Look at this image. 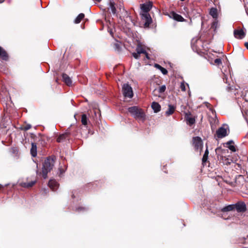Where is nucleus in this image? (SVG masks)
<instances>
[{"label": "nucleus", "instance_id": "22", "mask_svg": "<svg viewBox=\"0 0 248 248\" xmlns=\"http://www.w3.org/2000/svg\"><path fill=\"white\" fill-rule=\"evenodd\" d=\"M209 14L213 18L217 19L218 16L217 9L216 8H211L209 12Z\"/></svg>", "mask_w": 248, "mask_h": 248}, {"label": "nucleus", "instance_id": "12", "mask_svg": "<svg viewBox=\"0 0 248 248\" xmlns=\"http://www.w3.org/2000/svg\"><path fill=\"white\" fill-rule=\"evenodd\" d=\"M216 135L219 139L226 137L228 135L226 129L223 127H219L216 131Z\"/></svg>", "mask_w": 248, "mask_h": 248}, {"label": "nucleus", "instance_id": "14", "mask_svg": "<svg viewBox=\"0 0 248 248\" xmlns=\"http://www.w3.org/2000/svg\"><path fill=\"white\" fill-rule=\"evenodd\" d=\"M234 36L236 38L242 39L243 38L246 34L243 30H235L234 31Z\"/></svg>", "mask_w": 248, "mask_h": 248}, {"label": "nucleus", "instance_id": "19", "mask_svg": "<svg viewBox=\"0 0 248 248\" xmlns=\"http://www.w3.org/2000/svg\"><path fill=\"white\" fill-rule=\"evenodd\" d=\"M36 183V180L31 181L30 182H23L21 183V185L22 187L25 188H30L32 187Z\"/></svg>", "mask_w": 248, "mask_h": 248}, {"label": "nucleus", "instance_id": "7", "mask_svg": "<svg viewBox=\"0 0 248 248\" xmlns=\"http://www.w3.org/2000/svg\"><path fill=\"white\" fill-rule=\"evenodd\" d=\"M141 18L144 21V26L145 28H148L152 23V19L149 14H141Z\"/></svg>", "mask_w": 248, "mask_h": 248}, {"label": "nucleus", "instance_id": "11", "mask_svg": "<svg viewBox=\"0 0 248 248\" xmlns=\"http://www.w3.org/2000/svg\"><path fill=\"white\" fill-rule=\"evenodd\" d=\"M0 59L5 62H7L9 60V56L8 53L1 46H0Z\"/></svg>", "mask_w": 248, "mask_h": 248}, {"label": "nucleus", "instance_id": "46", "mask_svg": "<svg viewBox=\"0 0 248 248\" xmlns=\"http://www.w3.org/2000/svg\"><path fill=\"white\" fill-rule=\"evenodd\" d=\"M181 0V1H185V0Z\"/></svg>", "mask_w": 248, "mask_h": 248}, {"label": "nucleus", "instance_id": "35", "mask_svg": "<svg viewBox=\"0 0 248 248\" xmlns=\"http://www.w3.org/2000/svg\"><path fill=\"white\" fill-rule=\"evenodd\" d=\"M228 148L233 152H235L236 151L235 146L233 145L228 146Z\"/></svg>", "mask_w": 248, "mask_h": 248}, {"label": "nucleus", "instance_id": "29", "mask_svg": "<svg viewBox=\"0 0 248 248\" xmlns=\"http://www.w3.org/2000/svg\"><path fill=\"white\" fill-rule=\"evenodd\" d=\"M31 124H27L25 125H22L20 127V129L22 130L27 131V130H29L30 129H31Z\"/></svg>", "mask_w": 248, "mask_h": 248}, {"label": "nucleus", "instance_id": "36", "mask_svg": "<svg viewBox=\"0 0 248 248\" xmlns=\"http://www.w3.org/2000/svg\"><path fill=\"white\" fill-rule=\"evenodd\" d=\"M180 89L182 91H186V86L184 82H182L180 85Z\"/></svg>", "mask_w": 248, "mask_h": 248}, {"label": "nucleus", "instance_id": "23", "mask_svg": "<svg viewBox=\"0 0 248 248\" xmlns=\"http://www.w3.org/2000/svg\"><path fill=\"white\" fill-rule=\"evenodd\" d=\"M84 17L85 15L84 14H79L75 19L74 23L76 24L79 23L81 22V21L84 18Z\"/></svg>", "mask_w": 248, "mask_h": 248}, {"label": "nucleus", "instance_id": "30", "mask_svg": "<svg viewBox=\"0 0 248 248\" xmlns=\"http://www.w3.org/2000/svg\"><path fill=\"white\" fill-rule=\"evenodd\" d=\"M218 26V21L216 19V20L212 23L211 28L214 29V31L216 30Z\"/></svg>", "mask_w": 248, "mask_h": 248}, {"label": "nucleus", "instance_id": "40", "mask_svg": "<svg viewBox=\"0 0 248 248\" xmlns=\"http://www.w3.org/2000/svg\"><path fill=\"white\" fill-rule=\"evenodd\" d=\"M245 46L246 47V48L248 50V42H246L245 43Z\"/></svg>", "mask_w": 248, "mask_h": 248}, {"label": "nucleus", "instance_id": "45", "mask_svg": "<svg viewBox=\"0 0 248 248\" xmlns=\"http://www.w3.org/2000/svg\"><path fill=\"white\" fill-rule=\"evenodd\" d=\"M1 188H2V186H0V189H1Z\"/></svg>", "mask_w": 248, "mask_h": 248}, {"label": "nucleus", "instance_id": "41", "mask_svg": "<svg viewBox=\"0 0 248 248\" xmlns=\"http://www.w3.org/2000/svg\"><path fill=\"white\" fill-rule=\"evenodd\" d=\"M70 128L72 129V133L76 135V133L75 132V131H76L75 129H76V128H75V129H74V130H73L72 128Z\"/></svg>", "mask_w": 248, "mask_h": 248}, {"label": "nucleus", "instance_id": "24", "mask_svg": "<svg viewBox=\"0 0 248 248\" xmlns=\"http://www.w3.org/2000/svg\"><path fill=\"white\" fill-rule=\"evenodd\" d=\"M234 209V204H231L224 207L222 209L221 211L222 212H228L232 211Z\"/></svg>", "mask_w": 248, "mask_h": 248}, {"label": "nucleus", "instance_id": "32", "mask_svg": "<svg viewBox=\"0 0 248 248\" xmlns=\"http://www.w3.org/2000/svg\"><path fill=\"white\" fill-rule=\"evenodd\" d=\"M166 89V87L165 85H162L160 86L158 89V92L159 93H164Z\"/></svg>", "mask_w": 248, "mask_h": 248}, {"label": "nucleus", "instance_id": "9", "mask_svg": "<svg viewBox=\"0 0 248 248\" xmlns=\"http://www.w3.org/2000/svg\"><path fill=\"white\" fill-rule=\"evenodd\" d=\"M153 3L151 1L140 5L141 14H149V11L151 9Z\"/></svg>", "mask_w": 248, "mask_h": 248}, {"label": "nucleus", "instance_id": "39", "mask_svg": "<svg viewBox=\"0 0 248 248\" xmlns=\"http://www.w3.org/2000/svg\"><path fill=\"white\" fill-rule=\"evenodd\" d=\"M144 54H145V57L146 58V59H150V57L149 56V54L146 51V53H143Z\"/></svg>", "mask_w": 248, "mask_h": 248}, {"label": "nucleus", "instance_id": "33", "mask_svg": "<svg viewBox=\"0 0 248 248\" xmlns=\"http://www.w3.org/2000/svg\"><path fill=\"white\" fill-rule=\"evenodd\" d=\"M214 63L217 65H220L222 64V61L221 60V59L220 58H217V59H216L214 61Z\"/></svg>", "mask_w": 248, "mask_h": 248}, {"label": "nucleus", "instance_id": "38", "mask_svg": "<svg viewBox=\"0 0 248 248\" xmlns=\"http://www.w3.org/2000/svg\"><path fill=\"white\" fill-rule=\"evenodd\" d=\"M221 150V147H217V148H216V150H215V152H216V154H217V152H219V151H220Z\"/></svg>", "mask_w": 248, "mask_h": 248}, {"label": "nucleus", "instance_id": "6", "mask_svg": "<svg viewBox=\"0 0 248 248\" xmlns=\"http://www.w3.org/2000/svg\"><path fill=\"white\" fill-rule=\"evenodd\" d=\"M193 145L195 150H201L202 147V141L199 137H195L193 138Z\"/></svg>", "mask_w": 248, "mask_h": 248}, {"label": "nucleus", "instance_id": "27", "mask_svg": "<svg viewBox=\"0 0 248 248\" xmlns=\"http://www.w3.org/2000/svg\"><path fill=\"white\" fill-rule=\"evenodd\" d=\"M81 122L83 125H86L88 124V119L85 114L81 115Z\"/></svg>", "mask_w": 248, "mask_h": 248}, {"label": "nucleus", "instance_id": "5", "mask_svg": "<svg viewBox=\"0 0 248 248\" xmlns=\"http://www.w3.org/2000/svg\"><path fill=\"white\" fill-rule=\"evenodd\" d=\"M123 93L124 97L131 98L133 96L131 87L128 84H124L123 86Z\"/></svg>", "mask_w": 248, "mask_h": 248}, {"label": "nucleus", "instance_id": "28", "mask_svg": "<svg viewBox=\"0 0 248 248\" xmlns=\"http://www.w3.org/2000/svg\"><path fill=\"white\" fill-rule=\"evenodd\" d=\"M221 157L222 158V159L223 160V164L225 165H229L232 162V159H229L226 157H223V156H221Z\"/></svg>", "mask_w": 248, "mask_h": 248}, {"label": "nucleus", "instance_id": "43", "mask_svg": "<svg viewBox=\"0 0 248 248\" xmlns=\"http://www.w3.org/2000/svg\"><path fill=\"white\" fill-rule=\"evenodd\" d=\"M94 2H99L101 0H93Z\"/></svg>", "mask_w": 248, "mask_h": 248}, {"label": "nucleus", "instance_id": "1", "mask_svg": "<svg viewBox=\"0 0 248 248\" xmlns=\"http://www.w3.org/2000/svg\"><path fill=\"white\" fill-rule=\"evenodd\" d=\"M56 157L54 156H50L47 157L43 164V168L42 171L40 172V175L44 179H46L47 177V173L51 171L52 170Z\"/></svg>", "mask_w": 248, "mask_h": 248}, {"label": "nucleus", "instance_id": "34", "mask_svg": "<svg viewBox=\"0 0 248 248\" xmlns=\"http://www.w3.org/2000/svg\"><path fill=\"white\" fill-rule=\"evenodd\" d=\"M76 210L77 212L85 211L86 210V208L84 207H78L76 208Z\"/></svg>", "mask_w": 248, "mask_h": 248}, {"label": "nucleus", "instance_id": "20", "mask_svg": "<svg viewBox=\"0 0 248 248\" xmlns=\"http://www.w3.org/2000/svg\"><path fill=\"white\" fill-rule=\"evenodd\" d=\"M31 154L33 157H35L37 155V146L36 143H31Z\"/></svg>", "mask_w": 248, "mask_h": 248}, {"label": "nucleus", "instance_id": "13", "mask_svg": "<svg viewBox=\"0 0 248 248\" xmlns=\"http://www.w3.org/2000/svg\"><path fill=\"white\" fill-rule=\"evenodd\" d=\"M48 185L53 191L56 190L59 186L58 183L54 179H50L48 182Z\"/></svg>", "mask_w": 248, "mask_h": 248}, {"label": "nucleus", "instance_id": "10", "mask_svg": "<svg viewBox=\"0 0 248 248\" xmlns=\"http://www.w3.org/2000/svg\"><path fill=\"white\" fill-rule=\"evenodd\" d=\"M185 119L186 122V124L189 126H192L196 122V117L195 116H192V114L190 112H187L185 114Z\"/></svg>", "mask_w": 248, "mask_h": 248}, {"label": "nucleus", "instance_id": "16", "mask_svg": "<svg viewBox=\"0 0 248 248\" xmlns=\"http://www.w3.org/2000/svg\"><path fill=\"white\" fill-rule=\"evenodd\" d=\"M171 15L172 18L177 21L183 22L186 20L181 15L175 13L174 12H172L171 13Z\"/></svg>", "mask_w": 248, "mask_h": 248}, {"label": "nucleus", "instance_id": "8", "mask_svg": "<svg viewBox=\"0 0 248 248\" xmlns=\"http://www.w3.org/2000/svg\"><path fill=\"white\" fill-rule=\"evenodd\" d=\"M235 209L238 213H244L247 210L245 203L243 202H238L234 204Z\"/></svg>", "mask_w": 248, "mask_h": 248}, {"label": "nucleus", "instance_id": "2", "mask_svg": "<svg viewBox=\"0 0 248 248\" xmlns=\"http://www.w3.org/2000/svg\"><path fill=\"white\" fill-rule=\"evenodd\" d=\"M128 112L136 119L142 122L146 120V115L144 110L137 106H133L128 108Z\"/></svg>", "mask_w": 248, "mask_h": 248}, {"label": "nucleus", "instance_id": "21", "mask_svg": "<svg viewBox=\"0 0 248 248\" xmlns=\"http://www.w3.org/2000/svg\"><path fill=\"white\" fill-rule=\"evenodd\" d=\"M108 10H110L111 12L113 14L116 13V9L115 7V3L114 1L110 0L109 2V7L108 8Z\"/></svg>", "mask_w": 248, "mask_h": 248}, {"label": "nucleus", "instance_id": "44", "mask_svg": "<svg viewBox=\"0 0 248 248\" xmlns=\"http://www.w3.org/2000/svg\"><path fill=\"white\" fill-rule=\"evenodd\" d=\"M72 198H73V199H74V198H75V197L74 194H73V195H72Z\"/></svg>", "mask_w": 248, "mask_h": 248}, {"label": "nucleus", "instance_id": "26", "mask_svg": "<svg viewBox=\"0 0 248 248\" xmlns=\"http://www.w3.org/2000/svg\"><path fill=\"white\" fill-rule=\"evenodd\" d=\"M155 67L160 70L163 74L164 75H167L168 74V71L165 68L162 67L161 65H160L158 64H155Z\"/></svg>", "mask_w": 248, "mask_h": 248}, {"label": "nucleus", "instance_id": "17", "mask_svg": "<svg viewBox=\"0 0 248 248\" xmlns=\"http://www.w3.org/2000/svg\"><path fill=\"white\" fill-rule=\"evenodd\" d=\"M176 107L172 105L169 104L168 105V109L165 112V115L167 116L172 115L175 110Z\"/></svg>", "mask_w": 248, "mask_h": 248}, {"label": "nucleus", "instance_id": "15", "mask_svg": "<svg viewBox=\"0 0 248 248\" xmlns=\"http://www.w3.org/2000/svg\"><path fill=\"white\" fill-rule=\"evenodd\" d=\"M63 81L68 86L72 85V81L68 75L66 74H62V75Z\"/></svg>", "mask_w": 248, "mask_h": 248}, {"label": "nucleus", "instance_id": "31", "mask_svg": "<svg viewBox=\"0 0 248 248\" xmlns=\"http://www.w3.org/2000/svg\"><path fill=\"white\" fill-rule=\"evenodd\" d=\"M192 13L193 14L194 16H200V12H199V9H194L192 10Z\"/></svg>", "mask_w": 248, "mask_h": 248}, {"label": "nucleus", "instance_id": "4", "mask_svg": "<svg viewBox=\"0 0 248 248\" xmlns=\"http://www.w3.org/2000/svg\"><path fill=\"white\" fill-rule=\"evenodd\" d=\"M72 135L73 137L76 136V134L72 133V129L68 128L65 133L61 134L57 139L56 141L58 142H61L65 139H68Z\"/></svg>", "mask_w": 248, "mask_h": 248}, {"label": "nucleus", "instance_id": "18", "mask_svg": "<svg viewBox=\"0 0 248 248\" xmlns=\"http://www.w3.org/2000/svg\"><path fill=\"white\" fill-rule=\"evenodd\" d=\"M151 107L155 113L159 112L161 110V106L158 103L156 102H153L152 103Z\"/></svg>", "mask_w": 248, "mask_h": 248}, {"label": "nucleus", "instance_id": "3", "mask_svg": "<svg viewBox=\"0 0 248 248\" xmlns=\"http://www.w3.org/2000/svg\"><path fill=\"white\" fill-rule=\"evenodd\" d=\"M136 52H133L132 53V56L136 59H139L141 54L146 53L145 46L142 45L140 43H138L136 48Z\"/></svg>", "mask_w": 248, "mask_h": 248}, {"label": "nucleus", "instance_id": "25", "mask_svg": "<svg viewBox=\"0 0 248 248\" xmlns=\"http://www.w3.org/2000/svg\"><path fill=\"white\" fill-rule=\"evenodd\" d=\"M208 154H209V151L208 149L207 148L204 152V154L203 155L202 158V164H204L205 163L208 159Z\"/></svg>", "mask_w": 248, "mask_h": 248}, {"label": "nucleus", "instance_id": "37", "mask_svg": "<svg viewBox=\"0 0 248 248\" xmlns=\"http://www.w3.org/2000/svg\"><path fill=\"white\" fill-rule=\"evenodd\" d=\"M232 144H234V142L232 140H229L226 143V144L228 145V146L232 145Z\"/></svg>", "mask_w": 248, "mask_h": 248}, {"label": "nucleus", "instance_id": "42", "mask_svg": "<svg viewBox=\"0 0 248 248\" xmlns=\"http://www.w3.org/2000/svg\"><path fill=\"white\" fill-rule=\"evenodd\" d=\"M206 103V106L207 108H208L209 106H211L210 104H209V103Z\"/></svg>", "mask_w": 248, "mask_h": 248}]
</instances>
